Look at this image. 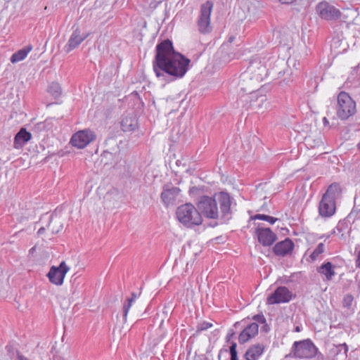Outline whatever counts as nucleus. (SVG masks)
I'll list each match as a JSON object with an SVG mask.
<instances>
[{"instance_id": "obj_1", "label": "nucleus", "mask_w": 360, "mask_h": 360, "mask_svg": "<svg viewBox=\"0 0 360 360\" xmlns=\"http://www.w3.org/2000/svg\"><path fill=\"white\" fill-rule=\"evenodd\" d=\"M191 60L174 50L172 43L165 40L156 46L153 71L158 79L165 83L182 78L188 70Z\"/></svg>"}, {"instance_id": "obj_2", "label": "nucleus", "mask_w": 360, "mask_h": 360, "mask_svg": "<svg viewBox=\"0 0 360 360\" xmlns=\"http://www.w3.org/2000/svg\"><path fill=\"white\" fill-rule=\"evenodd\" d=\"M217 202L219 203L223 216H226L230 213L231 198L229 195L225 192L216 193L213 197L207 195L200 197L197 202V207L199 212L205 217L215 219L219 217Z\"/></svg>"}, {"instance_id": "obj_3", "label": "nucleus", "mask_w": 360, "mask_h": 360, "mask_svg": "<svg viewBox=\"0 0 360 360\" xmlns=\"http://www.w3.org/2000/svg\"><path fill=\"white\" fill-rule=\"evenodd\" d=\"M341 188L339 184H330L323 195L319 204V214L321 217L329 218L336 211V200L341 196Z\"/></svg>"}, {"instance_id": "obj_4", "label": "nucleus", "mask_w": 360, "mask_h": 360, "mask_svg": "<svg viewBox=\"0 0 360 360\" xmlns=\"http://www.w3.org/2000/svg\"><path fill=\"white\" fill-rule=\"evenodd\" d=\"M175 214L178 221L187 228L199 226L202 222L201 214L191 203H185L179 206Z\"/></svg>"}, {"instance_id": "obj_5", "label": "nucleus", "mask_w": 360, "mask_h": 360, "mask_svg": "<svg viewBox=\"0 0 360 360\" xmlns=\"http://www.w3.org/2000/svg\"><path fill=\"white\" fill-rule=\"evenodd\" d=\"M317 352L318 347L309 339L295 341L292 347V356L298 359H312Z\"/></svg>"}, {"instance_id": "obj_6", "label": "nucleus", "mask_w": 360, "mask_h": 360, "mask_svg": "<svg viewBox=\"0 0 360 360\" xmlns=\"http://www.w3.org/2000/svg\"><path fill=\"white\" fill-rule=\"evenodd\" d=\"M356 112V103L350 96L344 91L338 96L337 115L341 120L348 119Z\"/></svg>"}, {"instance_id": "obj_7", "label": "nucleus", "mask_w": 360, "mask_h": 360, "mask_svg": "<svg viewBox=\"0 0 360 360\" xmlns=\"http://www.w3.org/2000/svg\"><path fill=\"white\" fill-rule=\"evenodd\" d=\"M213 8L212 2L207 1L201 6L200 13L197 21L198 30L206 34L211 32L210 15Z\"/></svg>"}, {"instance_id": "obj_8", "label": "nucleus", "mask_w": 360, "mask_h": 360, "mask_svg": "<svg viewBox=\"0 0 360 360\" xmlns=\"http://www.w3.org/2000/svg\"><path fill=\"white\" fill-rule=\"evenodd\" d=\"M95 139V133L89 129H85L74 133L72 135L70 143L75 148L83 149L94 141Z\"/></svg>"}, {"instance_id": "obj_9", "label": "nucleus", "mask_w": 360, "mask_h": 360, "mask_svg": "<svg viewBox=\"0 0 360 360\" xmlns=\"http://www.w3.org/2000/svg\"><path fill=\"white\" fill-rule=\"evenodd\" d=\"M70 271V267L66 264L65 262H60L58 266H52L47 277L50 283L56 285H62L64 282V278L67 273Z\"/></svg>"}, {"instance_id": "obj_10", "label": "nucleus", "mask_w": 360, "mask_h": 360, "mask_svg": "<svg viewBox=\"0 0 360 360\" xmlns=\"http://www.w3.org/2000/svg\"><path fill=\"white\" fill-rule=\"evenodd\" d=\"M292 298V293L288 288L281 286L276 289V290L266 300L268 304H275L281 303H286L290 302Z\"/></svg>"}, {"instance_id": "obj_11", "label": "nucleus", "mask_w": 360, "mask_h": 360, "mask_svg": "<svg viewBox=\"0 0 360 360\" xmlns=\"http://www.w3.org/2000/svg\"><path fill=\"white\" fill-rule=\"evenodd\" d=\"M180 192L181 190L179 188L175 187L172 184L165 185L160 195L162 202L167 207L174 205Z\"/></svg>"}, {"instance_id": "obj_12", "label": "nucleus", "mask_w": 360, "mask_h": 360, "mask_svg": "<svg viewBox=\"0 0 360 360\" xmlns=\"http://www.w3.org/2000/svg\"><path fill=\"white\" fill-rule=\"evenodd\" d=\"M316 9L319 16L326 20L337 19L340 15L338 9L326 1L320 2Z\"/></svg>"}, {"instance_id": "obj_13", "label": "nucleus", "mask_w": 360, "mask_h": 360, "mask_svg": "<svg viewBox=\"0 0 360 360\" xmlns=\"http://www.w3.org/2000/svg\"><path fill=\"white\" fill-rule=\"evenodd\" d=\"M351 231L352 228L349 221L341 220L331 231V234L336 236L340 240L347 242L350 237Z\"/></svg>"}, {"instance_id": "obj_14", "label": "nucleus", "mask_w": 360, "mask_h": 360, "mask_svg": "<svg viewBox=\"0 0 360 360\" xmlns=\"http://www.w3.org/2000/svg\"><path fill=\"white\" fill-rule=\"evenodd\" d=\"M255 233L259 242L264 246H270L276 239V234L270 228L258 227L255 231Z\"/></svg>"}, {"instance_id": "obj_15", "label": "nucleus", "mask_w": 360, "mask_h": 360, "mask_svg": "<svg viewBox=\"0 0 360 360\" xmlns=\"http://www.w3.org/2000/svg\"><path fill=\"white\" fill-rule=\"evenodd\" d=\"M293 248V242L290 239L286 238L284 240L277 243L273 250L275 255L283 257L290 253Z\"/></svg>"}, {"instance_id": "obj_16", "label": "nucleus", "mask_w": 360, "mask_h": 360, "mask_svg": "<svg viewBox=\"0 0 360 360\" xmlns=\"http://www.w3.org/2000/svg\"><path fill=\"white\" fill-rule=\"evenodd\" d=\"M259 326L257 323H252L245 327L238 336L240 343H245L258 333Z\"/></svg>"}, {"instance_id": "obj_17", "label": "nucleus", "mask_w": 360, "mask_h": 360, "mask_svg": "<svg viewBox=\"0 0 360 360\" xmlns=\"http://www.w3.org/2000/svg\"><path fill=\"white\" fill-rule=\"evenodd\" d=\"M86 36H82L80 31L77 29L71 34L68 44L65 46V51L69 53L77 47L85 39Z\"/></svg>"}, {"instance_id": "obj_18", "label": "nucleus", "mask_w": 360, "mask_h": 360, "mask_svg": "<svg viewBox=\"0 0 360 360\" xmlns=\"http://www.w3.org/2000/svg\"><path fill=\"white\" fill-rule=\"evenodd\" d=\"M32 138V134L25 129L22 128L14 138V147L20 148L25 146Z\"/></svg>"}, {"instance_id": "obj_19", "label": "nucleus", "mask_w": 360, "mask_h": 360, "mask_svg": "<svg viewBox=\"0 0 360 360\" xmlns=\"http://www.w3.org/2000/svg\"><path fill=\"white\" fill-rule=\"evenodd\" d=\"M137 127L138 121L134 116H126L121 121V128L124 132L134 131Z\"/></svg>"}, {"instance_id": "obj_20", "label": "nucleus", "mask_w": 360, "mask_h": 360, "mask_svg": "<svg viewBox=\"0 0 360 360\" xmlns=\"http://www.w3.org/2000/svg\"><path fill=\"white\" fill-rule=\"evenodd\" d=\"M264 352V347L259 344L250 347L245 354L246 360H257Z\"/></svg>"}, {"instance_id": "obj_21", "label": "nucleus", "mask_w": 360, "mask_h": 360, "mask_svg": "<svg viewBox=\"0 0 360 360\" xmlns=\"http://www.w3.org/2000/svg\"><path fill=\"white\" fill-rule=\"evenodd\" d=\"M32 50L31 45L27 46L22 49L18 50L14 53L11 57V62L12 63H16L24 60L28 55V53Z\"/></svg>"}, {"instance_id": "obj_22", "label": "nucleus", "mask_w": 360, "mask_h": 360, "mask_svg": "<svg viewBox=\"0 0 360 360\" xmlns=\"http://www.w3.org/2000/svg\"><path fill=\"white\" fill-rule=\"evenodd\" d=\"M318 272L323 275L328 281L331 280L335 274L333 266L330 262H327L321 264V266L318 269Z\"/></svg>"}, {"instance_id": "obj_23", "label": "nucleus", "mask_w": 360, "mask_h": 360, "mask_svg": "<svg viewBox=\"0 0 360 360\" xmlns=\"http://www.w3.org/2000/svg\"><path fill=\"white\" fill-rule=\"evenodd\" d=\"M48 92L54 98H58L61 94V88L58 83L52 82L48 87Z\"/></svg>"}, {"instance_id": "obj_24", "label": "nucleus", "mask_w": 360, "mask_h": 360, "mask_svg": "<svg viewBox=\"0 0 360 360\" xmlns=\"http://www.w3.org/2000/svg\"><path fill=\"white\" fill-rule=\"evenodd\" d=\"M325 251V245L323 243H319L317 247L314 249L312 253L310 255V258L311 261H315L318 259L320 255L323 253Z\"/></svg>"}, {"instance_id": "obj_25", "label": "nucleus", "mask_w": 360, "mask_h": 360, "mask_svg": "<svg viewBox=\"0 0 360 360\" xmlns=\"http://www.w3.org/2000/svg\"><path fill=\"white\" fill-rule=\"evenodd\" d=\"M252 219L264 220V221L269 222L271 224H274L278 220L277 218H275V217H271L269 215H266V214H255L252 217Z\"/></svg>"}, {"instance_id": "obj_26", "label": "nucleus", "mask_w": 360, "mask_h": 360, "mask_svg": "<svg viewBox=\"0 0 360 360\" xmlns=\"http://www.w3.org/2000/svg\"><path fill=\"white\" fill-rule=\"evenodd\" d=\"M134 302V298H128L127 300V302L124 303L123 305V319H124V322L127 321V314H128L129 311Z\"/></svg>"}, {"instance_id": "obj_27", "label": "nucleus", "mask_w": 360, "mask_h": 360, "mask_svg": "<svg viewBox=\"0 0 360 360\" xmlns=\"http://www.w3.org/2000/svg\"><path fill=\"white\" fill-rule=\"evenodd\" d=\"M53 223H57V221L51 218L48 228L53 233H57L60 231V230L63 229V225L60 222H58V227L57 229H55L54 227H52Z\"/></svg>"}, {"instance_id": "obj_28", "label": "nucleus", "mask_w": 360, "mask_h": 360, "mask_svg": "<svg viewBox=\"0 0 360 360\" xmlns=\"http://www.w3.org/2000/svg\"><path fill=\"white\" fill-rule=\"evenodd\" d=\"M212 326V323L210 322L203 321L200 323L197 328V331L200 332L205 330H207L208 328H211Z\"/></svg>"}, {"instance_id": "obj_29", "label": "nucleus", "mask_w": 360, "mask_h": 360, "mask_svg": "<svg viewBox=\"0 0 360 360\" xmlns=\"http://www.w3.org/2000/svg\"><path fill=\"white\" fill-rule=\"evenodd\" d=\"M236 347L237 345L235 342L232 343L230 347L231 360H238Z\"/></svg>"}, {"instance_id": "obj_30", "label": "nucleus", "mask_w": 360, "mask_h": 360, "mask_svg": "<svg viewBox=\"0 0 360 360\" xmlns=\"http://www.w3.org/2000/svg\"><path fill=\"white\" fill-rule=\"evenodd\" d=\"M353 296L352 295H346L343 299V305L346 307H350L353 302Z\"/></svg>"}, {"instance_id": "obj_31", "label": "nucleus", "mask_w": 360, "mask_h": 360, "mask_svg": "<svg viewBox=\"0 0 360 360\" xmlns=\"http://www.w3.org/2000/svg\"><path fill=\"white\" fill-rule=\"evenodd\" d=\"M253 319L260 323H264L266 322V319L263 314L255 315L253 316Z\"/></svg>"}, {"instance_id": "obj_32", "label": "nucleus", "mask_w": 360, "mask_h": 360, "mask_svg": "<svg viewBox=\"0 0 360 360\" xmlns=\"http://www.w3.org/2000/svg\"><path fill=\"white\" fill-rule=\"evenodd\" d=\"M281 4H291L296 2L297 0H278Z\"/></svg>"}, {"instance_id": "obj_33", "label": "nucleus", "mask_w": 360, "mask_h": 360, "mask_svg": "<svg viewBox=\"0 0 360 360\" xmlns=\"http://www.w3.org/2000/svg\"><path fill=\"white\" fill-rule=\"evenodd\" d=\"M315 357H316L318 360H324L325 359L323 354H321V352H319V351L317 352V354H316Z\"/></svg>"}, {"instance_id": "obj_34", "label": "nucleus", "mask_w": 360, "mask_h": 360, "mask_svg": "<svg viewBox=\"0 0 360 360\" xmlns=\"http://www.w3.org/2000/svg\"><path fill=\"white\" fill-rule=\"evenodd\" d=\"M331 236H333V234H331V231L328 233V234H323L321 236L319 237V238L322 239H325V240H327L328 238H329Z\"/></svg>"}, {"instance_id": "obj_35", "label": "nucleus", "mask_w": 360, "mask_h": 360, "mask_svg": "<svg viewBox=\"0 0 360 360\" xmlns=\"http://www.w3.org/2000/svg\"><path fill=\"white\" fill-rule=\"evenodd\" d=\"M339 347L344 348L345 354V355H347V353L348 352V347H347V345L345 343H344V344L340 345Z\"/></svg>"}, {"instance_id": "obj_36", "label": "nucleus", "mask_w": 360, "mask_h": 360, "mask_svg": "<svg viewBox=\"0 0 360 360\" xmlns=\"http://www.w3.org/2000/svg\"><path fill=\"white\" fill-rule=\"evenodd\" d=\"M356 266H360V251L359 252L358 255H357Z\"/></svg>"}, {"instance_id": "obj_37", "label": "nucleus", "mask_w": 360, "mask_h": 360, "mask_svg": "<svg viewBox=\"0 0 360 360\" xmlns=\"http://www.w3.org/2000/svg\"><path fill=\"white\" fill-rule=\"evenodd\" d=\"M302 330V327L300 326H297L295 328V331L297 332V333H299Z\"/></svg>"}, {"instance_id": "obj_38", "label": "nucleus", "mask_w": 360, "mask_h": 360, "mask_svg": "<svg viewBox=\"0 0 360 360\" xmlns=\"http://www.w3.org/2000/svg\"><path fill=\"white\" fill-rule=\"evenodd\" d=\"M45 231V229L44 227H41L40 228L39 230H38V234L39 235H41Z\"/></svg>"}, {"instance_id": "obj_39", "label": "nucleus", "mask_w": 360, "mask_h": 360, "mask_svg": "<svg viewBox=\"0 0 360 360\" xmlns=\"http://www.w3.org/2000/svg\"><path fill=\"white\" fill-rule=\"evenodd\" d=\"M197 190V188L196 187H192L190 188V193L192 194L193 193H194L195 191Z\"/></svg>"}, {"instance_id": "obj_40", "label": "nucleus", "mask_w": 360, "mask_h": 360, "mask_svg": "<svg viewBox=\"0 0 360 360\" xmlns=\"http://www.w3.org/2000/svg\"><path fill=\"white\" fill-rule=\"evenodd\" d=\"M323 124H324L325 125H326V124H329V122H328V119H327L326 117H323Z\"/></svg>"}, {"instance_id": "obj_41", "label": "nucleus", "mask_w": 360, "mask_h": 360, "mask_svg": "<svg viewBox=\"0 0 360 360\" xmlns=\"http://www.w3.org/2000/svg\"><path fill=\"white\" fill-rule=\"evenodd\" d=\"M138 297V295L135 293H131V298H134V302L136 301V300L137 299Z\"/></svg>"}, {"instance_id": "obj_42", "label": "nucleus", "mask_w": 360, "mask_h": 360, "mask_svg": "<svg viewBox=\"0 0 360 360\" xmlns=\"http://www.w3.org/2000/svg\"><path fill=\"white\" fill-rule=\"evenodd\" d=\"M18 359L19 360H28L27 359H26L25 357H24L22 356H18Z\"/></svg>"}, {"instance_id": "obj_43", "label": "nucleus", "mask_w": 360, "mask_h": 360, "mask_svg": "<svg viewBox=\"0 0 360 360\" xmlns=\"http://www.w3.org/2000/svg\"><path fill=\"white\" fill-rule=\"evenodd\" d=\"M34 250H35V248H34V247L32 248L30 250V253H33V252H34Z\"/></svg>"}, {"instance_id": "obj_44", "label": "nucleus", "mask_w": 360, "mask_h": 360, "mask_svg": "<svg viewBox=\"0 0 360 360\" xmlns=\"http://www.w3.org/2000/svg\"><path fill=\"white\" fill-rule=\"evenodd\" d=\"M358 148L360 150V142L358 143Z\"/></svg>"}, {"instance_id": "obj_45", "label": "nucleus", "mask_w": 360, "mask_h": 360, "mask_svg": "<svg viewBox=\"0 0 360 360\" xmlns=\"http://www.w3.org/2000/svg\"><path fill=\"white\" fill-rule=\"evenodd\" d=\"M356 203H357V202H356V200L355 199V201H354V204H355V205H356Z\"/></svg>"}]
</instances>
